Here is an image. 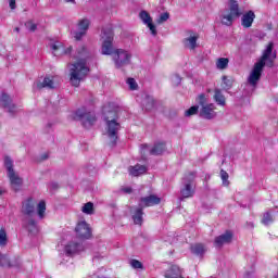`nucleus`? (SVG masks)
Wrapping results in <instances>:
<instances>
[{
    "instance_id": "f257e3e1",
    "label": "nucleus",
    "mask_w": 278,
    "mask_h": 278,
    "mask_svg": "<svg viewBox=\"0 0 278 278\" xmlns=\"http://www.w3.org/2000/svg\"><path fill=\"white\" fill-rule=\"evenodd\" d=\"M90 58H92V52H90L89 49L85 46L79 47L76 50L74 59L77 60V62L72 64L70 73L72 86L77 88L79 84H81V81L86 78V75H88L90 70L86 64Z\"/></svg>"
},
{
    "instance_id": "f03ea898",
    "label": "nucleus",
    "mask_w": 278,
    "mask_h": 278,
    "mask_svg": "<svg viewBox=\"0 0 278 278\" xmlns=\"http://www.w3.org/2000/svg\"><path fill=\"white\" fill-rule=\"evenodd\" d=\"M275 43L269 42L261 56V60L254 64V67L248 78V84L255 88L257 81L262 78V71L264 66L273 68L275 66V60H277V52H273Z\"/></svg>"
},
{
    "instance_id": "7ed1b4c3",
    "label": "nucleus",
    "mask_w": 278,
    "mask_h": 278,
    "mask_svg": "<svg viewBox=\"0 0 278 278\" xmlns=\"http://www.w3.org/2000/svg\"><path fill=\"white\" fill-rule=\"evenodd\" d=\"M194 177L195 174L192 172L185 174L182 178V188L180 189V201H184V199H192V197H194Z\"/></svg>"
},
{
    "instance_id": "20e7f679",
    "label": "nucleus",
    "mask_w": 278,
    "mask_h": 278,
    "mask_svg": "<svg viewBox=\"0 0 278 278\" xmlns=\"http://www.w3.org/2000/svg\"><path fill=\"white\" fill-rule=\"evenodd\" d=\"M131 52L125 49H114L112 53L115 68H125V66H129V64H131Z\"/></svg>"
},
{
    "instance_id": "39448f33",
    "label": "nucleus",
    "mask_w": 278,
    "mask_h": 278,
    "mask_svg": "<svg viewBox=\"0 0 278 278\" xmlns=\"http://www.w3.org/2000/svg\"><path fill=\"white\" fill-rule=\"evenodd\" d=\"M240 16V7L238 1L231 0V4H229V9L226 10L220 15L222 25H226V27H231L233 25V20Z\"/></svg>"
},
{
    "instance_id": "423d86ee",
    "label": "nucleus",
    "mask_w": 278,
    "mask_h": 278,
    "mask_svg": "<svg viewBox=\"0 0 278 278\" xmlns=\"http://www.w3.org/2000/svg\"><path fill=\"white\" fill-rule=\"evenodd\" d=\"M4 166L13 190H15V192L18 191V188L23 186V178L18 177L17 173L14 170V161H12L10 156L4 157Z\"/></svg>"
},
{
    "instance_id": "0eeeda50",
    "label": "nucleus",
    "mask_w": 278,
    "mask_h": 278,
    "mask_svg": "<svg viewBox=\"0 0 278 278\" xmlns=\"http://www.w3.org/2000/svg\"><path fill=\"white\" fill-rule=\"evenodd\" d=\"M101 38L103 40L102 55L112 56V53H114V46L112 45V42H114V30L112 29V27L102 28Z\"/></svg>"
},
{
    "instance_id": "6e6552de",
    "label": "nucleus",
    "mask_w": 278,
    "mask_h": 278,
    "mask_svg": "<svg viewBox=\"0 0 278 278\" xmlns=\"http://www.w3.org/2000/svg\"><path fill=\"white\" fill-rule=\"evenodd\" d=\"M74 121H80L83 127L90 129L97 123V115L86 109H78L74 114Z\"/></svg>"
},
{
    "instance_id": "1a4fd4ad",
    "label": "nucleus",
    "mask_w": 278,
    "mask_h": 278,
    "mask_svg": "<svg viewBox=\"0 0 278 278\" xmlns=\"http://www.w3.org/2000/svg\"><path fill=\"white\" fill-rule=\"evenodd\" d=\"M106 135L111 140V147H116L118 140V131H121V123L118 121L106 123Z\"/></svg>"
},
{
    "instance_id": "9d476101",
    "label": "nucleus",
    "mask_w": 278,
    "mask_h": 278,
    "mask_svg": "<svg viewBox=\"0 0 278 278\" xmlns=\"http://www.w3.org/2000/svg\"><path fill=\"white\" fill-rule=\"evenodd\" d=\"M75 231H76L77 238H80L81 240H88V238L92 236V230L90 229V226L86 222L78 223L75 228Z\"/></svg>"
},
{
    "instance_id": "9b49d317",
    "label": "nucleus",
    "mask_w": 278,
    "mask_h": 278,
    "mask_svg": "<svg viewBox=\"0 0 278 278\" xmlns=\"http://www.w3.org/2000/svg\"><path fill=\"white\" fill-rule=\"evenodd\" d=\"M0 105L8 110L9 114H16L17 112L16 104L12 103V98L5 92L1 93Z\"/></svg>"
},
{
    "instance_id": "f8f14e48",
    "label": "nucleus",
    "mask_w": 278,
    "mask_h": 278,
    "mask_svg": "<svg viewBox=\"0 0 278 278\" xmlns=\"http://www.w3.org/2000/svg\"><path fill=\"white\" fill-rule=\"evenodd\" d=\"M90 27V20L83 18L78 22V31L74 33V38L76 40H81L84 38V35L88 31V28Z\"/></svg>"
},
{
    "instance_id": "ddd939ff",
    "label": "nucleus",
    "mask_w": 278,
    "mask_h": 278,
    "mask_svg": "<svg viewBox=\"0 0 278 278\" xmlns=\"http://www.w3.org/2000/svg\"><path fill=\"white\" fill-rule=\"evenodd\" d=\"M214 110H216V105H214V103L203 105L200 110L201 118H205L206 121H212V118H216V113L214 112Z\"/></svg>"
},
{
    "instance_id": "4468645a",
    "label": "nucleus",
    "mask_w": 278,
    "mask_h": 278,
    "mask_svg": "<svg viewBox=\"0 0 278 278\" xmlns=\"http://www.w3.org/2000/svg\"><path fill=\"white\" fill-rule=\"evenodd\" d=\"M84 251V244L77 241H71L65 245V253L68 256L77 255Z\"/></svg>"
},
{
    "instance_id": "2eb2a0df",
    "label": "nucleus",
    "mask_w": 278,
    "mask_h": 278,
    "mask_svg": "<svg viewBox=\"0 0 278 278\" xmlns=\"http://www.w3.org/2000/svg\"><path fill=\"white\" fill-rule=\"evenodd\" d=\"M162 199L157 198V195H149L140 198L139 205L144 210V207H152V205H160Z\"/></svg>"
},
{
    "instance_id": "dca6fc26",
    "label": "nucleus",
    "mask_w": 278,
    "mask_h": 278,
    "mask_svg": "<svg viewBox=\"0 0 278 278\" xmlns=\"http://www.w3.org/2000/svg\"><path fill=\"white\" fill-rule=\"evenodd\" d=\"M233 239L231 231H226L225 233L215 238L214 244L216 249H222L224 244H229Z\"/></svg>"
},
{
    "instance_id": "f3484780",
    "label": "nucleus",
    "mask_w": 278,
    "mask_h": 278,
    "mask_svg": "<svg viewBox=\"0 0 278 278\" xmlns=\"http://www.w3.org/2000/svg\"><path fill=\"white\" fill-rule=\"evenodd\" d=\"M141 21L147 25L152 34V36H157V30L155 29V26L153 25V20L151 18V15L147 11H141L139 14Z\"/></svg>"
},
{
    "instance_id": "a211bd4d",
    "label": "nucleus",
    "mask_w": 278,
    "mask_h": 278,
    "mask_svg": "<svg viewBox=\"0 0 278 278\" xmlns=\"http://www.w3.org/2000/svg\"><path fill=\"white\" fill-rule=\"evenodd\" d=\"M51 49L53 51V55H68V53L73 51V47L64 48V45L60 41L52 43Z\"/></svg>"
},
{
    "instance_id": "6ab92c4d",
    "label": "nucleus",
    "mask_w": 278,
    "mask_h": 278,
    "mask_svg": "<svg viewBox=\"0 0 278 278\" xmlns=\"http://www.w3.org/2000/svg\"><path fill=\"white\" fill-rule=\"evenodd\" d=\"M36 212V202H34V199L28 198L26 201L22 204V214H25L26 216H31Z\"/></svg>"
},
{
    "instance_id": "aec40b11",
    "label": "nucleus",
    "mask_w": 278,
    "mask_h": 278,
    "mask_svg": "<svg viewBox=\"0 0 278 278\" xmlns=\"http://www.w3.org/2000/svg\"><path fill=\"white\" fill-rule=\"evenodd\" d=\"M103 118H104L105 123L116 122V121H118V111H116L110 106H105L103 109Z\"/></svg>"
},
{
    "instance_id": "412c9836",
    "label": "nucleus",
    "mask_w": 278,
    "mask_h": 278,
    "mask_svg": "<svg viewBox=\"0 0 278 278\" xmlns=\"http://www.w3.org/2000/svg\"><path fill=\"white\" fill-rule=\"evenodd\" d=\"M23 227L24 229H27L28 233H31L33 236L38 233V224L34 218H25L23 220Z\"/></svg>"
},
{
    "instance_id": "4be33fe9",
    "label": "nucleus",
    "mask_w": 278,
    "mask_h": 278,
    "mask_svg": "<svg viewBox=\"0 0 278 278\" xmlns=\"http://www.w3.org/2000/svg\"><path fill=\"white\" fill-rule=\"evenodd\" d=\"M36 88L37 90H42V88H47L48 90H54L55 81L53 80V77H45L43 81L36 83Z\"/></svg>"
},
{
    "instance_id": "5701e85b",
    "label": "nucleus",
    "mask_w": 278,
    "mask_h": 278,
    "mask_svg": "<svg viewBox=\"0 0 278 278\" xmlns=\"http://www.w3.org/2000/svg\"><path fill=\"white\" fill-rule=\"evenodd\" d=\"M253 21H255V13L253 11H249L248 13L243 14L241 25L249 28L251 25H253Z\"/></svg>"
},
{
    "instance_id": "b1692460",
    "label": "nucleus",
    "mask_w": 278,
    "mask_h": 278,
    "mask_svg": "<svg viewBox=\"0 0 278 278\" xmlns=\"http://www.w3.org/2000/svg\"><path fill=\"white\" fill-rule=\"evenodd\" d=\"M143 208L139 205L138 207H136L132 211V220L135 225H142L143 223V217L144 216V212L142 211Z\"/></svg>"
},
{
    "instance_id": "393cba45",
    "label": "nucleus",
    "mask_w": 278,
    "mask_h": 278,
    "mask_svg": "<svg viewBox=\"0 0 278 278\" xmlns=\"http://www.w3.org/2000/svg\"><path fill=\"white\" fill-rule=\"evenodd\" d=\"M165 278H184L181 276V269L177 265H172L166 271H165Z\"/></svg>"
},
{
    "instance_id": "a878e982",
    "label": "nucleus",
    "mask_w": 278,
    "mask_h": 278,
    "mask_svg": "<svg viewBox=\"0 0 278 278\" xmlns=\"http://www.w3.org/2000/svg\"><path fill=\"white\" fill-rule=\"evenodd\" d=\"M147 173V166L137 164L132 167H129V174L132 177H140V175H144Z\"/></svg>"
},
{
    "instance_id": "bb28decb",
    "label": "nucleus",
    "mask_w": 278,
    "mask_h": 278,
    "mask_svg": "<svg viewBox=\"0 0 278 278\" xmlns=\"http://www.w3.org/2000/svg\"><path fill=\"white\" fill-rule=\"evenodd\" d=\"M166 151V143L161 142L154 144V147L150 150V155H162Z\"/></svg>"
},
{
    "instance_id": "cd10ccee",
    "label": "nucleus",
    "mask_w": 278,
    "mask_h": 278,
    "mask_svg": "<svg viewBox=\"0 0 278 278\" xmlns=\"http://www.w3.org/2000/svg\"><path fill=\"white\" fill-rule=\"evenodd\" d=\"M191 253H193V255H199L200 257H203V255L205 254V245H203L202 243H195L191 245Z\"/></svg>"
},
{
    "instance_id": "c85d7f7f",
    "label": "nucleus",
    "mask_w": 278,
    "mask_h": 278,
    "mask_svg": "<svg viewBox=\"0 0 278 278\" xmlns=\"http://www.w3.org/2000/svg\"><path fill=\"white\" fill-rule=\"evenodd\" d=\"M214 101L217 103V105H226V99L220 89H215Z\"/></svg>"
},
{
    "instance_id": "c756f323",
    "label": "nucleus",
    "mask_w": 278,
    "mask_h": 278,
    "mask_svg": "<svg viewBox=\"0 0 278 278\" xmlns=\"http://www.w3.org/2000/svg\"><path fill=\"white\" fill-rule=\"evenodd\" d=\"M197 40H198V37H194V36L186 38L184 40V46L186 47V49L194 50L197 49Z\"/></svg>"
},
{
    "instance_id": "7c9ffc66",
    "label": "nucleus",
    "mask_w": 278,
    "mask_h": 278,
    "mask_svg": "<svg viewBox=\"0 0 278 278\" xmlns=\"http://www.w3.org/2000/svg\"><path fill=\"white\" fill-rule=\"evenodd\" d=\"M83 214L92 215L94 214V204L92 202H87L81 208Z\"/></svg>"
},
{
    "instance_id": "2f4dec72",
    "label": "nucleus",
    "mask_w": 278,
    "mask_h": 278,
    "mask_svg": "<svg viewBox=\"0 0 278 278\" xmlns=\"http://www.w3.org/2000/svg\"><path fill=\"white\" fill-rule=\"evenodd\" d=\"M45 212H47V203H45V201H40L37 205V214L39 218H45Z\"/></svg>"
},
{
    "instance_id": "473e14b6",
    "label": "nucleus",
    "mask_w": 278,
    "mask_h": 278,
    "mask_svg": "<svg viewBox=\"0 0 278 278\" xmlns=\"http://www.w3.org/2000/svg\"><path fill=\"white\" fill-rule=\"evenodd\" d=\"M216 66H217V68H219V71H225V68H227V66H229V59H227V58L218 59L216 62Z\"/></svg>"
},
{
    "instance_id": "72a5a7b5",
    "label": "nucleus",
    "mask_w": 278,
    "mask_h": 278,
    "mask_svg": "<svg viewBox=\"0 0 278 278\" xmlns=\"http://www.w3.org/2000/svg\"><path fill=\"white\" fill-rule=\"evenodd\" d=\"M155 105V101L153 100V98H146L143 101V108L149 112L151 110H153V106Z\"/></svg>"
},
{
    "instance_id": "f704fd0d",
    "label": "nucleus",
    "mask_w": 278,
    "mask_h": 278,
    "mask_svg": "<svg viewBox=\"0 0 278 278\" xmlns=\"http://www.w3.org/2000/svg\"><path fill=\"white\" fill-rule=\"evenodd\" d=\"M223 84H224V88L226 90H231V88L233 87V78H229L227 76H223Z\"/></svg>"
},
{
    "instance_id": "c9c22d12",
    "label": "nucleus",
    "mask_w": 278,
    "mask_h": 278,
    "mask_svg": "<svg viewBox=\"0 0 278 278\" xmlns=\"http://www.w3.org/2000/svg\"><path fill=\"white\" fill-rule=\"evenodd\" d=\"M8 244V233L5 232V229H0V247H5Z\"/></svg>"
},
{
    "instance_id": "e433bc0d",
    "label": "nucleus",
    "mask_w": 278,
    "mask_h": 278,
    "mask_svg": "<svg viewBox=\"0 0 278 278\" xmlns=\"http://www.w3.org/2000/svg\"><path fill=\"white\" fill-rule=\"evenodd\" d=\"M129 264H130L131 268H135L136 270H138V269L142 270L144 268V265H142V262H140L136 258L130 260Z\"/></svg>"
},
{
    "instance_id": "4c0bfd02",
    "label": "nucleus",
    "mask_w": 278,
    "mask_h": 278,
    "mask_svg": "<svg viewBox=\"0 0 278 278\" xmlns=\"http://www.w3.org/2000/svg\"><path fill=\"white\" fill-rule=\"evenodd\" d=\"M0 266H8L9 268L12 267L8 255L0 253Z\"/></svg>"
},
{
    "instance_id": "58836bf2",
    "label": "nucleus",
    "mask_w": 278,
    "mask_h": 278,
    "mask_svg": "<svg viewBox=\"0 0 278 278\" xmlns=\"http://www.w3.org/2000/svg\"><path fill=\"white\" fill-rule=\"evenodd\" d=\"M25 27L26 29H28V31H36L38 29V25L36 23H34V21L29 20L25 23Z\"/></svg>"
},
{
    "instance_id": "ea45409f",
    "label": "nucleus",
    "mask_w": 278,
    "mask_h": 278,
    "mask_svg": "<svg viewBox=\"0 0 278 278\" xmlns=\"http://www.w3.org/2000/svg\"><path fill=\"white\" fill-rule=\"evenodd\" d=\"M126 84L129 86V90H138V83L135 78H128Z\"/></svg>"
},
{
    "instance_id": "a19ab883",
    "label": "nucleus",
    "mask_w": 278,
    "mask_h": 278,
    "mask_svg": "<svg viewBox=\"0 0 278 278\" xmlns=\"http://www.w3.org/2000/svg\"><path fill=\"white\" fill-rule=\"evenodd\" d=\"M220 177L223 180V186H229V174L226 170H220Z\"/></svg>"
},
{
    "instance_id": "79ce46f5",
    "label": "nucleus",
    "mask_w": 278,
    "mask_h": 278,
    "mask_svg": "<svg viewBox=\"0 0 278 278\" xmlns=\"http://www.w3.org/2000/svg\"><path fill=\"white\" fill-rule=\"evenodd\" d=\"M273 215L268 212L264 213L263 214V219H262V223L263 225H268L269 223H273Z\"/></svg>"
},
{
    "instance_id": "37998d69",
    "label": "nucleus",
    "mask_w": 278,
    "mask_h": 278,
    "mask_svg": "<svg viewBox=\"0 0 278 278\" xmlns=\"http://www.w3.org/2000/svg\"><path fill=\"white\" fill-rule=\"evenodd\" d=\"M199 112V106L193 105L189 110L185 111V116H194Z\"/></svg>"
},
{
    "instance_id": "c03bdc74",
    "label": "nucleus",
    "mask_w": 278,
    "mask_h": 278,
    "mask_svg": "<svg viewBox=\"0 0 278 278\" xmlns=\"http://www.w3.org/2000/svg\"><path fill=\"white\" fill-rule=\"evenodd\" d=\"M168 18H170V14L168 12L161 14L157 20L159 25H162V23H166V21H168Z\"/></svg>"
},
{
    "instance_id": "a18cd8bd",
    "label": "nucleus",
    "mask_w": 278,
    "mask_h": 278,
    "mask_svg": "<svg viewBox=\"0 0 278 278\" xmlns=\"http://www.w3.org/2000/svg\"><path fill=\"white\" fill-rule=\"evenodd\" d=\"M198 103H200L203 108V105H207L205 103H207V100L205 99V94L201 93L199 97H198Z\"/></svg>"
},
{
    "instance_id": "49530a36",
    "label": "nucleus",
    "mask_w": 278,
    "mask_h": 278,
    "mask_svg": "<svg viewBox=\"0 0 278 278\" xmlns=\"http://www.w3.org/2000/svg\"><path fill=\"white\" fill-rule=\"evenodd\" d=\"M172 81L174 86H179V84H181V77H179V75L176 74L172 77Z\"/></svg>"
},
{
    "instance_id": "de8ad7c7",
    "label": "nucleus",
    "mask_w": 278,
    "mask_h": 278,
    "mask_svg": "<svg viewBox=\"0 0 278 278\" xmlns=\"http://www.w3.org/2000/svg\"><path fill=\"white\" fill-rule=\"evenodd\" d=\"M9 5L11 10H16V0H9Z\"/></svg>"
},
{
    "instance_id": "09e8293b",
    "label": "nucleus",
    "mask_w": 278,
    "mask_h": 278,
    "mask_svg": "<svg viewBox=\"0 0 278 278\" xmlns=\"http://www.w3.org/2000/svg\"><path fill=\"white\" fill-rule=\"evenodd\" d=\"M131 191H132L131 187H126L122 189V192H125L126 194H131Z\"/></svg>"
},
{
    "instance_id": "8fccbe9b",
    "label": "nucleus",
    "mask_w": 278,
    "mask_h": 278,
    "mask_svg": "<svg viewBox=\"0 0 278 278\" xmlns=\"http://www.w3.org/2000/svg\"><path fill=\"white\" fill-rule=\"evenodd\" d=\"M51 188H53V190H56V188H59L58 182H52Z\"/></svg>"
},
{
    "instance_id": "3c124183",
    "label": "nucleus",
    "mask_w": 278,
    "mask_h": 278,
    "mask_svg": "<svg viewBox=\"0 0 278 278\" xmlns=\"http://www.w3.org/2000/svg\"><path fill=\"white\" fill-rule=\"evenodd\" d=\"M244 278H254V277H253V274L248 273V274H245V277H244Z\"/></svg>"
},
{
    "instance_id": "603ef678",
    "label": "nucleus",
    "mask_w": 278,
    "mask_h": 278,
    "mask_svg": "<svg viewBox=\"0 0 278 278\" xmlns=\"http://www.w3.org/2000/svg\"><path fill=\"white\" fill-rule=\"evenodd\" d=\"M67 3H75V0H65Z\"/></svg>"
},
{
    "instance_id": "864d4df0",
    "label": "nucleus",
    "mask_w": 278,
    "mask_h": 278,
    "mask_svg": "<svg viewBox=\"0 0 278 278\" xmlns=\"http://www.w3.org/2000/svg\"><path fill=\"white\" fill-rule=\"evenodd\" d=\"M14 31H16L18 34V31H21V28L15 27Z\"/></svg>"
},
{
    "instance_id": "5fc2aeb1",
    "label": "nucleus",
    "mask_w": 278,
    "mask_h": 278,
    "mask_svg": "<svg viewBox=\"0 0 278 278\" xmlns=\"http://www.w3.org/2000/svg\"><path fill=\"white\" fill-rule=\"evenodd\" d=\"M0 194H3V190L0 189Z\"/></svg>"
},
{
    "instance_id": "6e6d98bb",
    "label": "nucleus",
    "mask_w": 278,
    "mask_h": 278,
    "mask_svg": "<svg viewBox=\"0 0 278 278\" xmlns=\"http://www.w3.org/2000/svg\"><path fill=\"white\" fill-rule=\"evenodd\" d=\"M230 5H231V0H230Z\"/></svg>"
}]
</instances>
